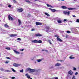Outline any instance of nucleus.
Here are the masks:
<instances>
[{
  "mask_svg": "<svg viewBox=\"0 0 79 79\" xmlns=\"http://www.w3.org/2000/svg\"><path fill=\"white\" fill-rule=\"evenodd\" d=\"M7 50H10V48H9V47H8V48H5Z\"/></svg>",
  "mask_w": 79,
  "mask_h": 79,
  "instance_id": "nucleus-32",
  "label": "nucleus"
},
{
  "mask_svg": "<svg viewBox=\"0 0 79 79\" xmlns=\"http://www.w3.org/2000/svg\"><path fill=\"white\" fill-rule=\"evenodd\" d=\"M13 66H14V67H16V68H17V67H19V66H21V65L19 64L14 63L13 64Z\"/></svg>",
  "mask_w": 79,
  "mask_h": 79,
  "instance_id": "nucleus-3",
  "label": "nucleus"
},
{
  "mask_svg": "<svg viewBox=\"0 0 79 79\" xmlns=\"http://www.w3.org/2000/svg\"><path fill=\"white\" fill-rule=\"evenodd\" d=\"M60 61L62 62V61H63V60H61Z\"/></svg>",
  "mask_w": 79,
  "mask_h": 79,
  "instance_id": "nucleus-64",
  "label": "nucleus"
},
{
  "mask_svg": "<svg viewBox=\"0 0 79 79\" xmlns=\"http://www.w3.org/2000/svg\"><path fill=\"white\" fill-rule=\"evenodd\" d=\"M25 2H27V3H31V2L29 0H25Z\"/></svg>",
  "mask_w": 79,
  "mask_h": 79,
  "instance_id": "nucleus-26",
  "label": "nucleus"
},
{
  "mask_svg": "<svg viewBox=\"0 0 79 79\" xmlns=\"http://www.w3.org/2000/svg\"><path fill=\"white\" fill-rule=\"evenodd\" d=\"M11 5H9L8 7H9V8H11Z\"/></svg>",
  "mask_w": 79,
  "mask_h": 79,
  "instance_id": "nucleus-47",
  "label": "nucleus"
},
{
  "mask_svg": "<svg viewBox=\"0 0 79 79\" xmlns=\"http://www.w3.org/2000/svg\"><path fill=\"white\" fill-rule=\"evenodd\" d=\"M56 19L57 20V21L58 23H62V20L60 18H56Z\"/></svg>",
  "mask_w": 79,
  "mask_h": 79,
  "instance_id": "nucleus-2",
  "label": "nucleus"
},
{
  "mask_svg": "<svg viewBox=\"0 0 79 79\" xmlns=\"http://www.w3.org/2000/svg\"><path fill=\"white\" fill-rule=\"evenodd\" d=\"M27 77L28 78V79H30V76L28 75L27 76Z\"/></svg>",
  "mask_w": 79,
  "mask_h": 79,
  "instance_id": "nucleus-49",
  "label": "nucleus"
},
{
  "mask_svg": "<svg viewBox=\"0 0 79 79\" xmlns=\"http://www.w3.org/2000/svg\"><path fill=\"white\" fill-rule=\"evenodd\" d=\"M77 74H78V73L77 72H76L75 74V75L76 76V75H77Z\"/></svg>",
  "mask_w": 79,
  "mask_h": 79,
  "instance_id": "nucleus-44",
  "label": "nucleus"
},
{
  "mask_svg": "<svg viewBox=\"0 0 79 79\" xmlns=\"http://www.w3.org/2000/svg\"><path fill=\"white\" fill-rule=\"evenodd\" d=\"M8 18L9 19V20H11V21H13V18H12L11 16H10V15H9Z\"/></svg>",
  "mask_w": 79,
  "mask_h": 79,
  "instance_id": "nucleus-6",
  "label": "nucleus"
},
{
  "mask_svg": "<svg viewBox=\"0 0 79 79\" xmlns=\"http://www.w3.org/2000/svg\"><path fill=\"white\" fill-rule=\"evenodd\" d=\"M49 10H51L52 12H55V11L58 12V11H60V10H57L55 9H53L51 8H49Z\"/></svg>",
  "mask_w": 79,
  "mask_h": 79,
  "instance_id": "nucleus-4",
  "label": "nucleus"
},
{
  "mask_svg": "<svg viewBox=\"0 0 79 79\" xmlns=\"http://www.w3.org/2000/svg\"><path fill=\"white\" fill-rule=\"evenodd\" d=\"M34 59V57H32V58H31V60H33Z\"/></svg>",
  "mask_w": 79,
  "mask_h": 79,
  "instance_id": "nucleus-50",
  "label": "nucleus"
},
{
  "mask_svg": "<svg viewBox=\"0 0 79 79\" xmlns=\"http://www.w3.org/2000/svg\"><path fill=\"white\" fill-rule=\"evenodd\" d=\"M31 43H37V40H31Z\"/></svg>",
  "mask_w": 79,
  "mask_h": 79,
  "instance_id": "nucleus-13",
  "label": "nucleus"
},
{
  "mask_svg": "<svg viewBox=\"0 0 79 79\" xmlns=\"http://www.w3.org/2000/svg\"><path fill=\"white\" fill-rule=\"evenodd\" d=\"M42 51L43 52H44V51H45V50H44V49H42Z\"/></svg>",
  "mask_w": 79,
  "mask_h": 79,
  "instance_id": "nucleus-61",
  "label": "nucleus"
},
{
  "mask_svg": "<svg viewBox=\"0 0 79 79\" xmlns=\"http://www.w3.org/2000/svg\"><path fill=\"white\" fill-rule=\"evenodd\" d=\"M18 40H21V38H18L17 39Z\"/></svg>",
  "mask_w": 79,
  "mask_h": 79,
  "instance_id": "nucleus-43",
  "label": "nucleus"
},
{
  "mask_svg": "<svg viewBox=\"0 0 79 79\" xmlns=\"http://www.w3.org/2000/svg\"><path fill=\"white\" fill-rule=\"evenodd\" d=\"M70 22H71V23H73V21H70Z\"/></svg>",
  "mask_w": 79,
  "mask_h": 79,
  "instance_id": "nucleus-62",
  "label": "nucleus"
},
{
  "mask_svg": "<svg viewBox=\"0 0 79 79\" xmlns=\"http://www.w3.org/2000/svg\"><path fill=\"white\" fill-rule=\"evenodd\" d=\"M76 78H75V76L73 75V77H72V79H75Z\"/></svg>",
  "mask_w": 79,
  "mask_h": 79,
  "instance_id": "nucleus-35",
  "label": "nucleus"
},
{
  "mask_svg": "<svg viewBox=\"0 0 79 79\" xmlns=\"http://www.w3.org/2000/svg\"><path fill=\"white\" fill-rule=\"evenodd\" d=\"M14 52L16 54V55H18V54H20V53L17 51H16L15 50H13Z\"/></svg>",
  "mask_w": 79,
  "mask_h": 79,
  "instance_id": "nucleus-11",
  "label": "nucleus"
},
{
  "mask_svg": "<svg viewBox=\"0 0 79 79\" xmlns=\"http://www.w3.org/2000/svg\"><path fill=\"white\" fill-rule=\"evenodd\" d=\"M61 8H62V9H67V7H66L65 6H61Z\"/></svg>",
  "mask_w": 79,
  "mask_h": 79,
  "instance_id": "nucleus-15",
  "label": "nucleus"
},
{
  "mask_svg": "<svg viewBox=\"0 0 79 79\" xmlns=\"http://www.w3.org/2000/svg\"><path fill=\"white\" fill-rule=\"evenodd\" d=\"M70 13V12L69 11H68V12H67V15H68V16H69V15Z\"/></svg>",
  "mask_w": 79,
  "mask_h": 79,
  "instance_id": "nucleus-36",
  "label": "nucleus"
},
{
  "mask_svg": "<svg viewBox=\"0 0 79 79\" xmlns=\"http://www.w3.org/2000/svg\"><path fill=\"white\" fill-rule=\"evenodd\" d=\"M6 58H7V59H9V60H11V59H10V58L9 57H7Z\"/></svg>",
  "mask_w": 79,
  "mask_h": 79,
  "instance_id": "nucleus-54",
  "label": "nucleus"
},
{
  "mask_svg": "<svg viewBox=\"0 0 79 79\" xmlns=\"http://www.w3.org/2000/svg\"><path fill=\"white\" fill-rule=\"evenodd\" d=\"M48 42L50 44H51V45H52V41H51V40H48Z\"/></svg>",
  "mask_w": 79,
  "mask_h": 79,
  "instance_id": "nucleus-22",
  "label": "nucleus"
},
{
  "mask_svg": "<svg viewBox=\"0 0 79 79\" xmlns=\"http://www.w3.org/2000/svg\"><path fill=\"white\" fill-rule=\"evenodd\" d=\"M53 66H52L49 68V69H53Z\"/></svg>",
  "mask_w": 79,
  "mask_h": 79,
  "instance_id": "nucleus-39",
  "label": "nucleus"
},
{
  "mask_svg": "<svg viewBox=\"0 0 79 79\" xmlns=\"http://www.w3.org/2000/svg\"><path fill=\"white\" fill-rule=\"evenodd\" d=\"M23 9L20 8L19 9L17 10V11L19 12V13H20V12H23Z\"/></svg>",
  "mask_w": 79,
  "mask_h": 79,
  "instance_id": "nucleus-7",
  "label": "nucleus"
},
{
  "mask_svg": "<svg viewBox=\"0 0 79 79\" xmlns=\"http://www.w3.org/2000/svg\"><path fill=\"white\" fill-rule=\"evenodd\" d=\"M4 27H6V28H7V27H9V26H8V25L6 24H5L4 25Z\"/></svg>",
  "mask_w": 79,
  "mask_h": 79,
  "instance_id": "nucleus-21",
  "label": "nucleus"
},
{
  "mask_svg": "<svg viewBox=\"0 0 79 79\" xmlns=\"http://www.w3.org/2000/svg\"><path fill=\"white\" fill-rule=\"evenodd\" d=\"M45 15H47V16H50V15L47 12L45 13Z\"/></svg>",
  "mask_w": 79,
  "mask_h": 79,
  "instance_id": "nucleus-30",
  "label": "nucleus"
},
{
  "mask_svg": "<svg viewBox=\"0 0 79 79\" xmlns=\"http://www.w3.org/2000/svg\"><path fill=\"white\" fill-rule=\"evenodd\" d=\"M77 69L76 68L73 67V71H76Z\"/></svg>",
  "mask_w": 79,
  "mask_h": 79,
  "instance_id": "nucleus-34",
  "label": "nucleus"
},
{
  "mask_svg": "<svg viewBox=\"0 0 79 79\" xmlns=\"http://www.w3.org/2000/svg\"><path fill=\"white\" fill-rule=\"evenodd\" d=\"M43 60V59H37L36 60L37 61V62H39V63L40 62V61H42V60Z\"/></svg>",
  "mask_w": 79,
  "mask_h": 79,
  "instance_id": "nucleus-14",
  "label": "nucleus"
},
{
  "mask_svg": "<svg viewBox=\"0 0 79 79\" xmlns=\"http://www.w3.org/2000/svg\"><path fill=\"white\" fill-rule=\"evenodd\" d=\"M19 50L20 51H22V52H23V51H24V49H20Z\"/></svg>",
  "mask_w": 79,
  "mask_h": 79,
  "instance_id": "nucleus-45",
  "label": "nucleus"
},
{
  "mask_svg": "<svg viewBox=\"0 0 79 79\" xmlns=\"http://www.w3.org/2000/svg\"><path fill=\"white\" fill-rule=\"evenodd\" d=\"M26 70L28 71L29 73H34V72H35V71H36V70L32 69L29 68L27 69Z\"/></svg>",
  "mask_w": 79,
  "mask_h": 79,
  "instance_id": "nucleus-1",
  "label": "nucleus"
},
{
  "mask_svg": "<svg viewBox=\"0 0 79 79\" xmlns=\"http://www.w3.org/2000/svg\"><path fill=\"white\" fill-rule=\"evenodd\" d=\"M13 1L14 3H16V0H13Z\"/></svg>",
  "mask_w": 79,
  "mask_h": 79,
  "instance_id": "nucleus-52",
  "label": "nucleus"
},
{
  "mask_svg": "<svg viewBox=\"0 0 79 79\" xmlns=\"http://www.w3.org/2000/svg\"><path fill=\"white\" fill-rule=\"evenodd\" d=\"M70 59H74L75 58L74 57H73L72 56H70L69 57Z\"/></svg>",
  "mask_w": 79,
  "mask_h": 79,
  "instance_id": "nucleus-27",
  "label": "nucleus"
},
{
  "mask_svg": "<svg viewBox=\"0 0 79 79\" xmlns=\"http://www.w3.org/2000/svg\"><path fill=\"white\" fill-rule=\"evenodd\" d=\"M10 37H16L17 36V34H11L10 35Z\"/></svg>",
  "mask_w": 79,
  "mask_h": 79,
  "instance_id": "nucleus-10",
  "label": "nucleus"
},
{
  "mask_svg": "<svg viewBox=\"0 0 79 79\" xmlns=\"http://www.w3.org/2000/svg\"><path fill=\"white\" fill-rule=\"evenodd\" d=\"M35 35L36 37H37L38 36L39 37H42V35L39 33H37L35 34Z\"/></svg>",
  "mask_w": 79,
  "mask_h": 79,
  "instance_id": "nucleus-9",
  "label": "nucleus"
},
{
  "mask_svg": "<svg viewBox=\"0 0 79 79\" xmlns=\"http://www.w3.org/2000/svg\"><path fill=\"white\" fill-rule=\"evenodd\" d=\"M71 30H72V31H75V30H76V28H71Z\"/></svg>",
  "mask_w": 79,
  "mask_h": 79,
  "instance_id": "nucleus-28",
  "label": "nucleus"
},
{
  "mask_svg": "<svg viewBox=\"0 0 79 79\" xmlns=\"http://www.w3.org/2000/svg\"><path fill=\"white\" fill-rule=\"evenodd\" d=\"M15 78V77H11L12 79H14Z\"/></svg>",
  "mask_w": 79,
  "mask_h": 79,
  "instance_id": "nucleus-55",
  "label": "nucleus"
},
{
  "mask_svg": "<svg viewBox=\"0 0 79 79\" xmlns=\"http://www.w3.org/2000/svg\"><path fill=\"white\" fill-rule=\"evenodd\" d=\"M67 21V19H64V22H65V21Z\"/></svg>",
  "mask_w": 79,
  "mask_h": 79,
  "instance_id": "nucleus-53",
  "label": "nucleus"
},
{
  "mask_svg": "<svg viewBox=\"0 0 79 79\" xmlns=\"http://www.w3.org/2000/svg\"><path fill=\"white\" fill-rule=\"evenodd\" d=\"M4 72L5 73H10V72H11V71L9 70H5Z\"/></svg>",
  "mask_w": 79,
  "mask_h": 79,
  "instance_id": "nucleus-18",
  "label": "nucleus"
},
{
  "mask_svg": "<svg viewBox=\"0 0 79 79\" xmlns=\"http://www.w3.org/2000/svg\"><path fill=\"white\" fill-rule=\"evenodd\" d=\"M18 22L19 24V25H20L21 24V22L19 20V19L18 20Z\"/></svg>",
  "mask_w": 79,
  "mask_h": 79,
  "instance_id": "nucleus-31",
  "label": "nucleus"
},
{
  "mask_svg": "<svg viewBox=\"0 0 79 79\" xmlns=\"http://www.w3.org/2000/svg\"><path fill=\"white\" fill-rule=\"evenodd\" d=\"M66 37L67 38L68 37V35H66Z\"/></svg>",
  "mask_w": 79,
  "mask_h": 79,
  "instance_id": "nucleus-63",
  "label": "nucleus"
},
{
  "mask_svg": "<svg viewBox=\"0 0 79 79\" xmlns=\"http://www.w3.org/2000/svg\"><path fill=\"white\" fill-rule=\"evenodd\" d=\"M60 33H64V31H61L60 32Z\"/></svg>",
  "mask_w": 79,
  "mask_h": 79,
  "instance_id": "nucleus-56",
  "label": "nucleus"
},
{
  "mask_svg": "<svg viewBox=\"0 0 79 79\" xmlns=\"http://www.w3.org/2000/svg\"><path fill=\"white\" fill-rule=\"evenodd\" d=\"M20 73H23L24 72L23 71V69H22V70H20Z\"/></svg>",
  "mask_w": 79,
  "mask_h": 79,
  "instance_id": "nucleus-33",
  "label": "nucleus"
},
{
  "mask_svg": "<svg viewBox=\"0 0 79 79\" xmlns=\"http://www.w3.org/2000/svg\"><path fill=\"white\" fill-rule=\"evenodd\" d=\"M31 31H35V29H34V28H32V29H31Z\"/></svg>",
  "mask_w": 79,
  "mask_h": 79,
  "instance_id": "nucleus-51",
  "label": "nucleus"
},
{
  "mask_svg": "<svg viewBox=\"0 0 79 79\" xmlns=\"http://www.w3.org/2000/svg\"><path fill=\"white\" fill-rule=\"evenodd\" d=\"M25 76H27H27H28L29 75H28V73H26L25 74Z\"/></svg>",
  "mask_w": 79,
  "mask_h": 79,
  "instance_id": "nucleus-48",
  "label": "nucleus"
},
{
  "mask_svg": "<svg viewBox=\"0 0 79 79\" xmlns=\"http://www.w3.org/2000/svg\"><path fill=\"white\" fill-rule=\"evenodd\" d=\"M58 1H60V0H61V1H64V0H57Z\"/></svg>",
  "mask_w": 79,
  "mask_h": 79,
  "instance_id": "nucleus-58",
  "label": "nucleus"
},
{
  "mask_svg": "<svg viewBox=\"0 0 79 79\" xmlns=\"http://www.w3.org/2000/svg\"><path fill=\"white\" fill-rule=\"evenodd\" d=\"M76 22L77 23H79V19H77L76 20Z\"/></svg>",
  "mask_w": 79,
  "mask_h": 79,
  "instance_id": "nucleus-38",
  "label": "nucleus"
},
{
  "mask_svg": "<svg viewBox=\"0 0 79 79\" xmlns=\"http://www.w3.org/2000/svg\"><path fill=\"white\" fill-rule=\"evenodd\" d=\"M0 70L2 71H4V72H5V70L3 69V68H0Z\"/></svg>",
  "mask_w": 79,
  "mask_h": 79,
  "instance_id": "nucleus-20",
  "label": "nucleus"
},
{
  "mask_svg": "<svg viewBox=\"0 0 79 79\" xmlns=\"http://www.w3.org/2000/svg\"><path fill=\"white\" fill-rule=\"evenodd\" d=\"M47 6L48 7H51V8H52V6H51L50 5H49L48 4H47Z\"/></svg>",
  "mask_w": 79,
  "mask_h": 79,
  "instance_id": "nucleus-25",
  "label": "nucleus"
},
{
  "mask_svg": "<svg viewBox=\"0 0 79 79\" xmlns=\"http://www.w3.org/2000/svg\"><path fill=\"white\" fill-rule=\"evenodd\" d=\"M44 51H45L46 52H48V50H44Z\"/></svg>",
  "mask_w": 79,
  "mask_h": 79,
  "instance_id": "nucleus-57",
  "label": "nucleus"
},
{
  "mask_svg": "<svg viewBox=\"0 0 79 79\" xmlns=\"http://www.w3.org/2000/svg\"><path fill=\"white\" fill-rule=\"evenodd\" d=\"M55 79H58V77H56L55 78Z\"/></svg>",
  "mask_w": 79,
  "mask_h": 79,
  "instance_id": "nucleus-59",
  "label": "nucleus"
},
{
  "mask_svg": "<svg viewBox=\"0 0 79 79\" xmlns=\"http://www.w3.org/2000/svg\"><path fill=\"white\" fill-rule=\"evenodd\" d=\"M35 24L36 26H39V25H41L42 23L39 22H36Z\"/></svg>",
  "mask_w": 79,
  "mask_h": 79,
  "instance_id": "nucleus-8",
  "label": "nucleus"
},
{
  "mask_svg": "<svg viewBox=\"0 0 79 79\" xmlns=\"http://www.w3.org/2000/svg\"><path fill=\"white\" fill-rule=\"evenodd\" d=\"M55 37H57V38H58L59 36L57 35H55Z\"/></svg>",
  "mask_w": 79,
  "mask_h": 79,
  "instance_id": "nucleus-42",
  "label": "nucleus"
},
{
  "mask_svg": "<svg viewBox=\"0 0 79 79\" xmlns=\"http://www.w3.org/2000/svg\"><path fill=\"white\" fill-rule=\"evenodd\" d=\"M37 43H39L40 44H42V42L41 41V40H39V41L37 40Z\"/></svg>",
  "mask_w": 79,
  "mask_h": 79,
  "instance_id": "nucleus-19",
  "label": "nucleus"
},
{
  "mask_svg": "<svg viewBox=\"0 0 79 79\" xmlns=\"http://www.w3.org/2000/svg\"><path fill=\"white\" fill-rule=\"evenodd\" d=\"M68 73L69 74H70V76H72L73 74V72L71 70H70L68 72Z\"/></svg>",
  "mask_w": 79,
  "mask_h": 79,
  "instance_id": "nucleus-5",
  "label": "nucleus"
},
{
  "mask_svg": "<svg viewBox=\"0 0 79 79\" xmlns=\"http://www.w3.org/2000/svg\"><path fill=\"white\" fill-rule=\"evenodd\" d=\"M62 68L61 67H59L57 68V69H61Z\"/></svg>",
  "mask_w": 79,
  "mask_h": 79,
  "instance_id": "nucleus-41",
  "label": "nucleus"
},
{
  "mask_svg": "<svg viewBox=\"0 0 79 79\" xmlns=\"http://www.w3.org/2000/svg\"><path fill=\"white\" fill-rule=\"evenodd\" d=\"M46 28L47 29L49 30V29H50V28H49V27H46Z\"/></svg>",
  "mask_w": 79,
  "mask_h": 79,
  "instance_id": "nucleus-40",
  "label": "nucleus"
},
{
  "mask_svg": "<svg viewBox=\"0 0 79 79\" xmlns=\"http://www.w3.org/2000/svg\"><path fill=\"white\" fill-rule=\"evenodd\" d=\"M46 32H49V31H47V30H46Z\"/></svg>",
  "mask_w": 79,
  "mask_h": 79,
  "instance_id": "nucleus-60",
  "label": "nucleus"
},
{
  "mask_svg": "<svg viewBox=\"0 0 79 79\" xmlns=\"http://www.w3.org/2000/svg\"><path fill=\"white\" fill-rule=\"evenodd\" d=\"M72 16H73V18H76V16H75V15H73Z\"/></svg>",
  "mask_w": 79,
  "mask_h": 79,
  "instance_id": "nucleus-46",
  "label": "nucleus"
},
{
  "mask_svg": "<svg viewBox=\"0 0 79 79\" xmlns=\"http://www.w3.org/2000/svg\"><path fill=\"white\" fill-rule=\"evenodd\" d=\"M68 10H76V9L74 8H68Z\"/></svg>",
  "mask_w": 79,
  "mask_h": 79,
  "instance_id": "nucleus-17",
  "label": "nucleus"
},
{
  "mask_svg": "<svg viewBox=\"0 0 79 79\" xmlns=\"http://www.w3.org/2000/svg\"><path fill=\"white\" fill-rule=\"evenodd\" d=\"M9 61H7L5 62V63L6 64H7L8 63H9Z\"/></svg>",
  "mask_w": 79,
  "mask_h": 79,
  "instance_id": "nucleus-37",
  "label": "nucleus"
},
{
  "mask_svg": "<svg viewBox=\"0 0 79 79\" xmlns=\"http://www.w3.org/2000/svg\"><path fill=\"white\" fill-rule=\"evenodd\" d=\"M63 13L64 14V15H66V14H67V11L66 10L64 11L63 12Z\"/></svg>",
  "mask_w": 79,
  "mask_h": 79,
  "instance_id": "nucleus-29",
  "label": "nucleus"
},
{
  "mask_svg": "<svg viewBox=\"0 0 79 79\" xmlns=\"http://www.w3.org/2000/svg\"><path fill=\"white\" fill-rule=\"evenodd\" d=\"M56 39L57 40H58V41H59V42H61L63 41V40H61L60 38H59V37L58 38H57Z\"/></svg>",
  "mask_w": 79,
  "mask_h": 79,
  "instance_id": "nucleus-12",
  "label": "nucleus"
},
{
  "mask_svg": "<svg viewBox=\"0 0 79 79\" xmlns=\"http://www.w3.org/2000/svg\"><path fill=\"white\" fill-rule=\"evenodd\" d=\"M65 32H67V33H68V34H70L71 33V31H66Z\"/></svg>",
  "mask_w": 79,
  "mask_h": 79,
  "instance_id": "nucleus-23",
  "label": "nucleus"
},
{
  "mask_svg": "<svg viewBox=\"0 0 79 79\" xmlns=\"http://www.w3.org/2000/svg\"><path fill=\"white\" fill-rule=\"evenodd\" d=\"M61 65V64H59V63H57L56 64H55V66H59Z\"/></svg>",
  "mask_w": 79,
  "mask_h": 79,
  "instance_id": "nucleus-16",
  "label": "nucleus"
},
{
  "mask_svg": "<svg viewBox=\"0 0 79 79\" xmlns=\"http://www.w3.org/2000/svg\"><path fill=\"white\" fill-rule=\"evenodd\" d=\"M11 69L12 70V71H13L14 73H16V70L14 69H13V68H11Z\"/></svg>",
  "mask_w": 79,
  "mask_h": 79,
  "instance_id": "nucleus-24",
  "label": "nucleus"
}]
</instances>
